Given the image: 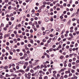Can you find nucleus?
Returning <instances> with one entry per match:
<instances>
[{"instance_id":"obj_10","label":"nucleus","mask_w":79,"mask_h":79,"mask_svg":"<svg viewBox=\"0 0 79 79\" xmlns=\"http://www.w3.org/2000/svg\"><path fill=\"white\" fill-rule=\"evenodd\" d=\"M56 39H57V36H56L54 38L53 40H56Z\"/></svg>"},{"instance_id":"obj_47","label":"nucleus","mask_w":79,"mask_h":79,"mask_svg":"<svg viewBox=\"0 0 79 79\" xmlns=\"http://www.w3.org/2000/svg\"><path fill=\"white\" fill-rule=\"evenodd\" d=\"M6 45H7L8 46L9 45H10V43H9V42H7L6 43Z\"/></svg>"},{"instance_id":"obj_46","label":"nucleus","mask_w":79,"mask_h":79,"mask_svg":"<svg viewBox=\"0 0 79 79\" xmlns=\"http://www.w3.org/2000/svg\"><path fill=\"white\" fill-rule=\"evenodd\" d=\"M25 32H29V30L26 29L25 30Z\"/></svg>"},{"instance_id":"obj_56","label":"nucleus","mask_w":79,"mask_h":79,"mask_svg":"<svg viewBox=\"0 0 79 79\" xmlns=\"http://www.w3.org/2000/svg\"><path fill=\"white\" fill-rule=\"evenodd\" d=\"M64 6H66V3H64Z\"/></svg>"},{"instance_id":"obj_53","label":"nucleus","mask_w":79,"mask_h":79,"mask_svg":"<svg viewBox=\"0 0 79 79\" xmlns=\"http://www.w3.org/2000/svg\"><path fill=\"white\" fill-rule=\"evenodd\" d=\"M57 77H60V74H58L57 75Z\"/></svg>"},{"instance_id":"obj_50","label":"nucleus","mask_w":79,"mask_h":79,"mask_svg":"<svg viewBox=\"0 0 79 79\" xmlns=\"http://www.w3.org/2000/svg\"><path fill=\"white\" fill-rule=\"evenodd\" d=\"M13 52H14V53H15L16 52V50H15V49H13Z\"/></svg>"},{"instance_id":"obj_45","label":"nucleus","mask_w":79,"mask_h":79,"mask_svg":"<svg viewBox=\"0 0 79 79\" xmlns=\"http://www.w3.org/2000/svg\"><path fill=\"white\" fill-rule=\"evenodd\" d=\"M69 55H67L65 56V57L66 58H69Z\"/></svg>"},{"instance_id":"obj_34","label":"nucleus","mask_w":79,"mask_h":79,"mask_svg":"<svg viewBox=\"0 0 79 79\" xmlns=\"http://www.w3.org/2000/svg\"><path fill=\"white\" fill-rule=\"evenodd\" d=\"M75 75L76 76H79V73H77V72H76L75 73Z\"/></svg>"},{"instance_id":"obj_11","label":"nucleus","mask_w":79,"mask_h":79,"mask_svg":"<svg viewBox=\"0 0 79 79\" xmlns=\"http://www.w3.org/2000/svg\"><path fill=\"white\" fill-rule=\"evenodd\" d=\"M30 73H34V70H32V69H31L30 70Z\"/></svg>"},{"instance_id":"obj_59","label":"nucleus","mask_w":79,"mask_h":79,"mask_svg":"<svg viewBox=\"0 0 79 79\" xmlns=\"http://www.w3.org/2000/svg\"><path fill=\"white\" fill-rule=\"evenodd\" d=\"M27 54L25 53V54H24V57H26V56H27Z\"/></svg>"},{"instance_id":"obj_17","label":"nucleus","mask_w":79,"mask_h":79,"mask_svg":"<svg viewBox=\"0 0 79 79\" xmlns=\"http://www.w3.org/2000/svg\"><path fill=\"white\" fill-rule=\"evenodd\" d=\"M56 31L58 32H60V29L58 28H56Z\"/></svg>"},{"instance_id":"obj_19","label":"nucleus","mask_w":79,"mask_h":79,"mask_svg":"<svg viewBox=\"0 0 79 79\" xmlns=\"http://www.w3.org/2000/svg\"><path fill=\"white\" fill-rule=\"evenodd\" d=\"M64 71V69H61L60 70V71L59 72V73H60V72H62L63 71Z\"/></svg>"},{"instance_id":"obj_18","label":"nucleus","mask_w":79,"mask_h":79,"mask_svg":"<svg viewBox=\"0 0 79 79\" xmlns=\"http://www.w3.org/2000/svg\"><path fill=\"white\" fill-rule=\"evenodd\" d=\"M11 6H9V7H8V10H11Z\"/></svg>"},{"instance_id":"obj_9","label":"nucleus","mask_w":79,"mask_h":79,"mask_svg":"<svg viewBox=\"0 0 79 79\" xmlns=\"http://www.w3.org/2000/svg\"><path fill=\"white\" fill-rule=\"evenodd\" d=\"M69 35H70V36L71 37V38H74V36H73V34H72L70 33L69 34Z\"/></svg>"},{"instance_id":"obj_5","label":"nucleus","mask_w":79,"mask_h":79,"mask_svg":"<svg viewBox=\"0 0 79 79\" xmlns=\"http://www.w3.org/2000/svg\"><path fill=\"white\" fill-rule=\"evenodd\" d=\"M52 40V39L51 38H49V39L48 40L47 43L48 44H49V43H50L51 42V40Z\"/></svg>"},{"instance_id":"obj_29","label":"nucleus","mask_w":79,"mask_h":79,"mask_svg":"<svg viewBox=\"0 0 79 79\" xmlns=\"http://www.w3.org/2000/svg\"><path fill=\"white\" fill-rule=\"evenodd\" d=\"M64 78H67L68 77V75H65V76H64Z\"/></svg>"},{"instance_id":"obj_44","label":"nucleus","mask_w":79,"mask_h":79,"mask_svg":"<svg viewBox=\"0 0 79 79\" xmlns=\"http://www.w3.org/2000/svg\"><path fill=\"white\" fill-rule=\"evenodd\" d=\"M11 36H12V37H15V34H11Z\"/></svg>"},{"instance_id":"obj_64","label":"nucleus","mask_w":79,"mask_h":79,"mask_svg":"<svg viewBox=\"0 0 79 79\" xmlns=\"http://www.w3.org/2000/svg\"><path fill=\"white\" fill-rule=\"evenodd\" d=\"M76 63H79V60H77L76 61Z\"/></svg>"},{"instance_id":"obj_23","label":"nucleus","mask_w":79,"mask_h":79,"mask_svg":"<svg viewBox=\"0 0 79 79\" xmlns=\"http://www.w3.org/2000/svg\"><path fill=\"white\" fill-rule=\"evenodd\" d=\"M30 42L31 43V44H33L34 41H33V40H30Z\"/></svg>"},{"instance_id":"obj_60","label":"nucleus","mask_w":79,"mask_h":79,"mask_svg":"<svg viewBox=\"0 0 79 79\" xmlns=\"http://www.w3.org/2000/svg\"><path fill=\"white\" fill-rule=\"evenodd\" d=\"M61 40V38L59 37L58 39V41H60V40Z\"/></svg>"},{"instance_id":"obj_8","label":"nucleus","mask_w":79,"mask_h":79,"mask_svg":"<svg viewBox=\"0 0 79 79\" xmlns=\"http://www.w3.org/2000/svg\"><path fill=\"white\" fill-rule=\"evenodd\" d=\"M71 20H69V21L67 23V24L68 25H69L70 24V23H71Z\"/></svg>"},{"instance_id":"obj_12","label":"nucleus","mask_w":79,"mask_h":79,"mask_svg":"<svg viewBox=\"0 0 79 79\" xmlns=\"http://www.w3.org/2000/svg\"><path fill=\"white\" fill-rule=\"evenodd\" d=\"M45 32L46 34H48V33H50V31L49 30H46Z\"/></svg>"},{"instance_id":"obj_24","label":"nucleus","mask_w":79,"mask_h":79,"mask_svg":"<svg viewBox=\"0 0 79 79\" xmlns=\"http://www.w3.org/2000/svg\"><path fill=\"white\" fill-rule=\"evenodd\" d=\"M36 27H37V28H39V24H38L37 23L36 24Z\"/></svg>"},{"instance_id":"obj_30","label":"nucleus","mask_w":79,"mask_h":79,"mask_svg":"<svg viewBox=\"0 0 79 79\" xmlns=\"http://www.w3.org/2000/svg\"><path fill=\"white\" fill-rule=\"evenodd\" d=\"M14 33L15 34H17V31H14Z\"/></svg>"},{"instance_id":"obj_16","label":"nucleus","mask_w":79,"mask_h":79,"mask_svg":"<svg viewBox=\"0 0 79 79\" xmlns=\"http://www.w3.org/2000/svg\"><path fill=\"white\" fill-rule=\"evenodd\" d=\"M42 41L43 42H45L47 41V40L45 39H44Z\"/></svg>"},{"instance_id":"obj_33","label":"nucleus","mask_w":79,"mask_h":79,"mask_svg":"<svg viewBox=\"0 0 79 79\" xmlns=\"http://www.w3.org/2000/svg\"><path fill=\"white\" fill-rule=\"evenodd\" d=\"M44 79H48V77L47 76H46L44 77Z\"/></svg>"},{"instance_id":"obj_22","label":"nucleus","mask_w":79,"mask_h":79,"mask_svg":"<svg viewBox=\"0 0 79 79\" xmlns=\"http://www.w3.org/2000/svg\"><path fill=\"white\" fill-rule=\"evenodd\" d=\"M64 32H65V30H63V31H62V33H61V34H63V33H64Z\"/></svg>"},{"instance_id":"obj_58","label":"nucleus","mask_w":79,"mask_h":79,"mask_svg":"<svg viewBox=\"0 0 79 79\" xmlns=\"http://www.w3.org/2000/svg\"><path fill=\"white\" fill-rule=\"evenodd\" d=\"M41 11H42V10H41V9H40L39 10H38L39 13H40Z\"/></svg>"},{"instance_id":"obj_61","label":"nucleus","mask_w":79,"mask_h":79,"mask_svg":"<svg viewBox=\"0 0 79 79\" xmlns=\"http://www.w3.org/2000/svg\"><path fill=\"white\" fill-rule=\"evenodd\" d=\"M47 71V69H43V71Z\"/></svg>"},{"instance_id":"obj_62","label":"nucleus","mask_w":79,"mask_h":79,"mask_svg":"<svg viewBox=\"0 0 79 79\" xmlns=\"http://www.w3.org/2000/svg\"><path fill=\"white\" fill-rule=\"evenodd\" d=\"M74 78L75 79H77V76H75L74 77Z\"/></svg>"},{"instance_id":"obj_48","label":"nucleus","mask_w":79,"mask_h":79,"mask_svg":"<svg viewBox=\"0 0 79 79\" xmlns=\"http://www.w3.org/2000/svg\"><path fill=\"white\" fill-rule=\"evenodd\" d=\"M30 32L31 33H32L33 32V30H32V29L30 30Z\"/></svg>"},{"instance_id":"obj_39","label":"nucleus","mask_w":79,"mask_h":79,"mask_svg":"<svg viewBox=\"0 0 79 79\" xmlns=\"http://www.w3.org/2000/svg\"><path fill=\"white\" fill-rule=\"evenodd\" d=\"M24 76L26 77H27V74L26 73H25L24 74Z\"/></svg>"},{"instance_id":"obj_38","label":"nucleus","mask_w":79,"mask_h":79,"mask_svg":"<svg viewBox=\"0 0 79 79\" xmlns=\"http://www.w3.org/2000/svg\"><path fill=\"white\" fill-rule=\"evenodd\" d=\"M66 48H67V49H68V48H69V46L68 45H67L66 46Z\"/></svg>"},{"instance_id":"obj_42","label":"nucleus","mask_w":79,"mask_h":79,"mask_svg":"<svg viewBox=\"0 0 79 79\" xmlns=\"http://www.w3.org/2000/svg\"><path fill=\"white\" fill-rule=\"evenodd\" d=\"M60 79H64V77H63V76H61L60 78Z\"/></svg>"},{"instance_id":"obj_40","label":"nucleus","mask_w":79,"mask_h":79,"mask_svg":"<svg viewBox=\"0 0 79 79\" xmlns=\"http://www.w3.org/2000/svg\"><path fill=\"white\" fill-rule=\"evenodd\" d=\"M23 52H24V53H26V50L24 49H23Z\"/></svg>"},{"instance_id":"obj_35","label":"nucleus","mask_w":79,"mask_h":79,"mask_svg":"<svg viewBox=\"0 0 79 79\" xmlns=\"http://www.w3.org/2000/svg\"><path fill=\"white\" fill-rule=\"evenodd\" d=\"M72 68H73V69H76V66H73Z\"/></svg>"},{"instance_id":"obj_7","label":"nucleus","mask_w":79,"mask_h":79,"mask_svg":"<svg viewBox=\"0 0 79 79\" xmlns=\"http://www.w3.org/2000/svg\"><path fill=\"white\" fill-rule=\"evenodd\" d=\"M20 72H21L22 74H24L25 73V71L23 70H19Z\"/></svg>"},{"instance_id":"obj_25","label":"nucleus","mask_w":79,"mask_h":79,"mask_svg":"<svg viewBox=\"0 0 79 79\" xmlns=\"http://www.w3.org/2000/svg\"><path fill=\"white\" fill-rule=\"evenodd\" d=\"M68 66L70 67H71V63L69 64H68Z\"/></svg>"},{"instance_id":"obj_15","label":"nucleus","mask_w":79,"mask_h":79,"mask_svg":"<svg viewBox=\"0 0 79 79\" xmlns=\"http://www.w3.org/2000/svg\"><path fill=\"white\" fill-rule=\"evenodd\" d=\"M31 73H29L27 74V76H31Z\"/></svg>"},{"instance_id":"obj_36","label":"nucleus","mask_w":79,"mask_h":79,"mask_svg":"<svg viewBox=\"0 0 79 79\" xmlns=\"http://www.w3.org/2000/svg\"><path fill=\"white\" fill-rule=\"evenodd\" d=\"M77 45H78L77 43H76L75 45V47H77Z\"/></svg>"},{"instance_id":"obj_49","label":"nucleus","mask_w":79,"mask_h":79,"mask_svg":"<svg viewBox=\"0 0 79 79\" xmlns=\"http://www.w3.org/2000/svg\"><path fill=\"white\" fill-rule=\"evenodd\" d=\"M70 14H71V13H70V12H68L67 13V15H70Z\"/></svg>"},{"instance_id":"obj_1","label":"nucleus","mask_w":79,"mask_h":79,"mask_svg":"<svg viewBox=\"0 0 79 79\" xmlns=\"http://www.w3.org/2000/svg\"><path fill=\"white\" fill-rule=\"evenodd\" d=\"M52 28V24H49L47 26V29H48V30H49Z\"/></svg>"},{"instance_id":"obj_27","label":"nucleus","mask_w":79,"mask_h":79,"mask_svg":"<svg viewBox=\"0 0 79 79\" xmlns=\"http://www.w3.org/2000/svg\"><path fill=\"white\" fill-rule=\"evenodd\" d=\"M8 68V66H5L4 67L5 69H7Z\"/></svg>"},{"instance_id":"obj_14","label":"nucleus","mask_w":79,"mask_h":79,"mask_svg":"<svg viewBox=\"0 0 79 79\" xmlns=\"http://www.w3.org/2000/svg\"><path fill=\"white\" fill-rule=\"evenodd\" d=\"M52 69H48V71L50 73H52Z\"/></svg>"},{"instance_id":"obj_2","label":"nucleus","mask_w":79,"mask_h":79,"mask_svg":"<svg viewBox=\"0 0 79 79\" xmlns=\"http://www.w3.org/2000/svg\"><path fill=\"white\" fill-rule=\"evenodd\" d=\"M29 70H30V67L28 66L27 67L26 69L25 70V71L26 72H28L29 71Z\"/></svg>"},{"instance_id":"obj_13","label":"nucleus","mask_w":79,"mask_h":79,"mask_svg":"<svg viewBox=\"0 0 79 79\" xmlns=\"http://www.w3.org/2000/svg\"><path fill=\"white\" fill-rule=\"evenodd\" d=\"M4 77L3 75H0V78L1 79H2Z\"/></svg>"},{"instance_id":"obj_6","label":"nucleus","mask_w":79,"mask_h":79,"mask_svg":"<svg viewBox=\"0 0 79 79\" xmlns=\"http://www.w3.org/2000/svg\"><path fill=\"white\" fill-rule=\"evenodd\" d=\"M31 15V16H32L33 17H35L36 15L35 14V13H32Z\"/></svg>"},{"instance_id":"obj_57","label":"nucleus","mask_w":79,"mask_h":79,"mask_svg":"<svg viewBox=\"0 0 79 79\" xmlns=\"http://www.w3.org/2000/svg\"><path fill=\"white\" fill-rule=\"evenodd\" d=\"M10 42L11 43V44H13V41L10 40Z\"/></svg>"},{"instance_id":"obj_63","label":"nucleus","mask_w":79,"mask_h":79,"mask_svg":"<svg viewBox=\"0 0 79 79\" xmlns=\"http://www.w3.org/2000/svg\"><path fill=\"white\" fill-rule=\"evenodd\" d=\"M58 47L59 48H61V45H60Z\"/></svg>"},{"instance_id":"obj_55","label":"nucleus","mask_w":79,"mask_h":79,"mask_svg":"<svg viewBox=\"0 0 79 79\" xmlns=\"http://www.w3.org/2000/svg\"><path fill=\"white\" fill-rule=\"evenodd\" d=\"M50 37H53V35L52 34H51L50 35Z\"/></svg>"},{"instance_id":"obj_54","label":"nucleus","mask_w":79,"mask_h":79,"mask_svg":"<svg viewBox=\"0 0 79 79\" xmlns=\"http://www.w3.org/2000/svg\"><path fill=\"white\" fill-rule=\"evenodd\" d=\"M26 65H24L23 66V69H26Z\"/></svg>"},{"instance_id":"obj_3","label":"nucleus","mask_w":79,"mask_h":79,"mask_svg":"<svg viewBox=\"0 0 79 79\" xmlns=\"http://www.w3.org/2000/svg\"><path fill=\"white\" fill-rule=\"evenodd\" d=\"M45 21L46 22H48L50 21V19H49L48 17H46L45 18Z\"/></svg>"},{"instance_id":"obj_32","label":"nucleus","mask_w":79,"mask_h":79,"mask_svg":"<svg viewBox=\"0 0 79 79\" xmlns=\"http://www.w3.org/2000/svg\"><path fill=\"white\" fill-rule=\"evenodd\" d=\"M71 72L72 73H74V72H75V70H74L73 69H72L71 70Z\"/></svg>"},{"instance_id":"obj_26","label":"nucleus","mask_w":79,"mask_h":79,"mask_svg":"<svg viewBox=\"0 0 79 79\" xmlns=\"http://www.w3.org/2000/svg\"><path fill=\"white\" fill-rule=\"evenodd\" d=\"M11 19L12 21H14V19H15V18L13 17H11Z\"/></svg>"},{"instance_id":"obj_37","label":"nucleus","mask_w":79,"mask_h":79,"mask_svg":"<svg viewBox=\"0 0 79 79\" xmlns=\"http://www.w3.org/2000/svg\"><path fill=\"white\" fill-rule=\"evenodd\" d=\"M11 66H12V65H11V64H9V68H10L11 67Z\"/></svg>"},{"instance_id":"obj_21","label":"nucleus","mask_w":79,"mask_h":79,"mask_svg":"<svg viewBox=\"0 0 79 79\" xmlns=\"http://www.w3.org/2000/svg\"><path fill=\"white\" fill-rule=\"evenodd\" d=\"M73 54H70L69 55V57H72V56H73Z\"/></svg>"},{"instance_id":"obj_43","label":"nucleus","mask_w":79,"mask_h":79,"mask_svg":"<svg viewBox=\"0 0 79 79\" xmlns=\"http://www.w3.org/2000/svg\"><path fill=\"white\" fill-rule=\"evenodd\" d=\"M41 29L42 31H44V30H45V28L44 27H42L41 28Z\"/></svg>"},{"instance_id":"obj_52","label":"nucleus","mask_w":79,"mask_h":79,"mask_svg":"<svg viewBox=\"0 0 79 79\" xmlns=\"http://www.w3.org/2000/svg\"><path fill=\"white\" fill-rule=\"evenodd\" d=\"M33 69L34 70H37V67H35V68H33Z\"/></svg>"},{"instance_id":"obj_20","label":"nucleus","mask_w":79,"mask_h":79,"mask_svg":"<svg viewBox=\"0 0 79 79\" xmlns=\"http://www.w3.org/2000/svg\"><path fill=\"white\" fill-rule=\"evenodd\" d=\"M48 10H45L44 12L46 13H48Z\"/></svg>"},{"instance_id":"obj_28","label":"nucleus","mask_w":79,"mask_h":79,"mask_svg":"<svg viewBox=\"0 0 79 79\" xmlns=\"http://www.w3.org/2000/svg\"><path fill=\"white\" fill-rule=\"evenodd\" d=\"M16 68L17 69H19V67L18 66H17L16 67Z\"/></svg>"},{"instance_id":"obj_4","label":"nucleus","mask_w":79,"mask_h":79,"mask_svg":"<svg viewBox=\"0 0 79 79\" xmlns=\"http://www.w3.org/2000/svg\"><path fill=\"white\" fill-rule=\"evenodd\" d=\"M35 76H38L39 75V73L38 72H36L35 73Z\"/></svg>"},{"instance_id":"obj_51","label":"nucleus","mask_w":79,"mask_h":79,"mask_svg":"<svg viewBox=\"0 0 79 79\" xmlns=\"http://www.w3.org/2000/svg\"><path fill=\"white\" fill-rule=\"evenodd\" d=\"M13 69L14 71H16V68H13Z\"/></svg>"},{"instance_id":"obj_31","label":"nucleus","mask_w":79,"mask_h":79,"mask_svg":"<svg viewBox=\"0 0 79 79\" xmlns=\"http://www.w3.org/2000/svg\"><path fill=\"white\" fill-rule=\"evenodd\" d=\"M4 2L5 3H8V0H5Z\"/></svg>"},{"instance_id":"obj_41","label":"nucleus","mask_w":79,"mask_h":79,"mask_svg":"<svg viewBox=\"0 0 79 79\" xmlns=\"http://www.w3.org/2000/svg\"><path fill=\"white\" fill-rule=\"evenodd\" d=\"M3 29L5 31H6V30H7V28H6V27H5L3 28Z\"/></svg>"}]
</instances>
